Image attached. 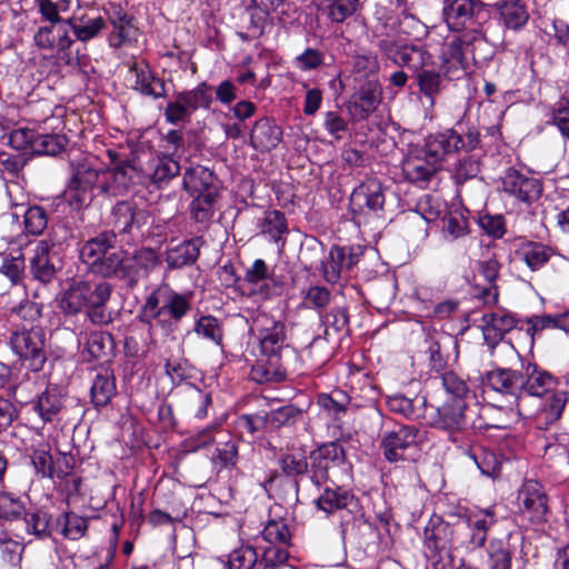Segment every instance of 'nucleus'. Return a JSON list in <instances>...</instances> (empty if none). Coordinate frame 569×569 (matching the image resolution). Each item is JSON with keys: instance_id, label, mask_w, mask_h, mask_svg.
Segmentation results:
<instances>
[{"instance_id": "9b49d317", "label": "nucleus", "mask_w": 569, "mask_h": 569, "mask_svg": "<svg viewBox=\"0 0 569 569\" xmlns=\"http://www.w3.org/2000/svg\"><path fill=\"white\" fill-rule=\"evenodd\" d=\"M253 327L258 331L261 352L268 358L279 357L287 346L286 323L263 310H258Z\"/></svg>"}, {"instance_id": "ea45409f", "label": "nucleus", "mask_w": 569, "mask_h": 569, "mask_svg": "<svg viewBox=\"0 0 569 569\" xmlns=\"http://www.w3.org/2000/svg\"><path fill=\"white\" fill-rule=\"evenodd\" d=\"M261 232L273 242L282 241L283 246V236L289 232L284 214L279 210L266 211L261 223Z\"/></svg>"}, {"instance_id": "bf43d9fd", "label": "nucleus", "mask_w": 569, "mask_h": 569, "mask_svg": "<svg viewBox=\"0 0 569 569\" xmlns=\"http://www.w3.org/2000/svg\"><path fill=\"white\" fill-rule=\"evenodd\" d=\"M320 318L325 327V335L327 336L330 333V330L338 333L348 329L349 317L347 309L343 307H335L329 312L320 313Z\"/></svg>"}, {"instance_id": "7ed1b4c3", "label": "nucleus", "mask_w": 569, "mask_h": 569, "mask_svg": "<svg viewBox=\"0 0 569 569\" xmlns=\"http://www.w3.org/2000/svg\"><path fill=\"white\" fill-rule=\"evenodd\" d=\"M114 230L103 231L87 240L80 249V259L88 269L103 278H118L123 272L122 250H116Z\"/></svg>"}, {"instance_id": "4d7b16f0", "label": "nucleus", "mask_w": 569, "mask_h": 569, "mask_svg": "<svg viewBox=\"0 0 569 569\" xmlns=\"http://www.w3.org/2000/svg\"><path fill=\"white\" fill-rule=\"evenodd\" d=\"M303 411L293 405H286L276 410L267 412L270 429H279L293 425L302 417Z\"/></svg>"}, {"instance_id": "f704fd0d", "label": "nucleus", "mask_w": 569, "mask_h": 569, "mask_svg": "<svg viewBox=\"0 0 569 569\" xmlns=\"http://www.w3.org/2000/svg\"><path fill=\"white\" fill-rule=\"evenodd\" d=\"M31 405L43 422H51L61 411L63 401L56 388H47Z\"/></svg>"}, {"instance_id": "49530a36", "label": "nucleus", "mask_w": 569, "mask_h": 569, "mask_svg": "<svg viewBox=\"0 0 569 569\" xmlns=\"http://www.w3.org/2000/svg\"><path fill=\"white\" fill-rule=\"evenodd\" d=\"M519 254L525 263L532 270H539L550 259L552 251L549 247L538 242H530L525 246Z\"/></svg>"}, {"instance_id": "3c124183", "label": "nucleus", "mask_w": 569, "mask_h": 569, "mask_svg": "<svg viewBox=\"0 0 569 569\" xmlns=\"http://www.w3.org/2000/svg\"><path fill=\"white\" fill-rule=\"evenodd\" d=\"M359 0H323L327 17L337 23H341L351 17L358 9Z\"/></svg>"}, {"instance_id": "6ab92c4d", "label": "nucleus", "mask_w": 569, "mask_h": 569, "mask_svg": "<svg viewBox=\"0 0 569 569\" xmlns=\"http://www.w3.org/2000/svg\"><path fill=\"white\" fill-rule=\"evenodd\" d=\"M422 147L416 148L409 152L402 162V173L405 178L413 183L429 181L436 172L441 168L429 156Z\"/></svg>"}, {"instance_id": "a18cd8bd", "label": "nucleus", "mask_w": 569, "mask_h": 569, "mask_svg": "<svg viewBox=\"0 0 569 569\" xmlns=\"http://www.w3.org/2000/svg\"><path fill=\"white\" fill-rule=\"evenodd\" d=\"M108 17L118 39L116 46L119 47L130 37L131 18L119 4H110Z\"/></svg>"}, {"instance_id": "72a5a7b5", "label": "nucleus", "mask_w": 569, "mask_h": 569, "mask_svg": "<svg viewBox=\"0 0 569 569\" xmlns=\"http://www.w3.org/2000/svg\"><path fill=\"white\" fill-rule=\"evenodd\" d=\"M497 7L507 28L518 31L527 24L529 13L522 0H500Z\"/></svg>"}, {"instance_id": "680f3d73", "label": "nucleus", "mask_w": 569, "mask_h": 569, "mask_svg": "<svg viewBox=\"0 0 569 569\" xmlns=\"http://www.w3.org/2000/svg\"><path fill=\"white\" fill-rule=\"evenodd\" d=\"M24 228L28 233L39 236L47 228L48 217L42 207L33 206L23 211Z\"/></svg>"}, {"instance_id": "473e14b6", "label": "nucleus", "mask_w": 569, "mask_h": 569, "mask_svg": "<svg viewBox=\"0 0 569 569\" xmlns=\"http://www.w3.org/2000/svg\"><path fill=\"white\" fill-rule=\"evenodd\" d=\"M113 348L112 336L106 331H89L83 337L82 356L92 361L107 357Z\"/></svg>"}, {"instance_id": "dca6fc26", "label": "nucleus", "mask_w": 569, "mask_h": 569, "mask_svg": "<svg viewBox=\"0 0 569 569\" xmlns=\"http://www.w3.org/2000/svg\"><path fill=\"white\" fill-rule=\"evenodd\" d=\"M488 386L502 395L516 398L518 411L521 413L523 397V372L510 368H497L486 375Z\"/></svg>"}, {"instance_id": "4be33fe9", "label": "nucleus", "mask_w": 569, "mask_h": 569, "mask_svg": "<svg viewBox=\"0 0 569 569\" xmlns=\"http://www.w3.org/2000/svg\"><path fill=\"white\" fill-rule=\"evenodd\" d=\"M459 143H461V134L453 129H449L429 136L422 146L427 151L423 154L429 156L441 167L447 156L460 150Z\"/></svg>"}, {"instance_id": "f8f14e48", "label": "nucleus", "mask_w": 569, "mask_h": 569, "mask_svg": "<svg viewBox=\"0 0 569 569\" xmlns=\"http://www.w3.org/2000/svg\"><path fill=\"white\" fill-rule=\"evenodd\" d=\"M470 34L457 33L443 43L441 59L443 64L452 63L455 68L465 70L467 68V54L470 52L475 62L486 57H479L476 52L478 46L487 44V37L470 39Z\"/></svg>"}, {"instance_id": "2f4dec72", "label": "nucleus", "mask_w": 569, "mask_h": 569, "mask_svg": "<svg viewBox=\"0 0 569 569\" xmlns=\"http://www.w3.org/2000/svg\"><path fill=\"white\" fill-rule=\"evenodd\" d=\"M355 500L353 493L342 486H328L322 493L315 500L319 510L326 513H333L350 506Z\"/></svg>"}, {"instance_id": "5701e85b", "label": "nucleus", "mask_w": 569, "mask_h": 569, "mask_svg": "<svg viewBox=\"0 0 569 569\" xmlns=\"http://www.w3.org/2000/svg\"><path fill=\"white\" fill-rule=\"evenodd\" d=\"M465 400H452L437 408L436 416L432 418V425L436 428L448 431L450 435L465 429L466 420Z\"/></svg>"}, {"instance_id": "f257e3e1", "label": "nucleus", "mask_w": 569, "mask_h": 569, "mask_svg": "<svg viewBox=\"0 0 569 569\" xmlns=\"http://www.w3.org/2000/svg\"><path fill=\"white\" fill-rule=\"evenodd\" d=\"M428 33L427 27L403 6L395 18H388L378 34L377 48L383 57L398 67L418 70L428 66L431 54L421 46L401 40V36L419 40Z\"/></svg>"}, {"instance_id": "ddd939ff", "label": "nucleus", "mask_w": 569, "mask_h": 569, "mask_svg": "<svg viewBox=\"0 0 569 569\" xmlns=\"http://www.w3.org/2000/svg\"><path fill=\"white\" fill-rule=\"evenodd\" d=\"M522 510L532 523L540 525L548 520L549 499L545 487L537 480L529 479L523 482L519 491Z\"/></svg>"}, {"instance_id": "9d476101", "label": "nucleus", "mask_w": 569, "mask_h": 569, "mask_svg": "<svg viewBox=\"0 0 569 569\" xmlns=\"http://www.w3.org/2000/svg\"><path fill=\"white\" fill-rule=\"evenodd\" d=\"M455 528L441 517L433 515L423 530V547L426 557L439 563L445 557H450Z\"/></svg>"}, {"instance_id": "f03ea898", "label": "nucleus", "mask_w": 569, "mask_h": 569, "mask_svg": "<svg viewBox=\"0 0 569 569\" xmlns=\"http://www.w3.org/2000/svg\"><path fill=\"white\" fill-rule=\"evenodd\" d=\"M113 287L106 281L73 280L62 292L59 307L66 316L86 313V318L98 326L112 321L107 310Z\"/></svg>"}, {"instance_id": "2eb2a0df", "label": "nucleus", "mask_w": 569, "mask_h": 569, "mask_svg": "<svg viewBox=\"0 0 569 569\" xmlns=\"http://www.w3.org/2000/svg\"><path fill=\"white\" fill-rule=\"evenodd\" d=\"M100 177L101 170L87 164L78 166L68 184V194L71 201L78 206L90 203L94 197V190H98V184H100Z\"/></svg>"}, {"instance_id": "864d4df0", "label": "nucleus", "mask_w": 569, "mask_h": 569, "mask_svg": "<svg viewBox=\"0 0 569 569\" xmlns=\"http://www.w3.org/2000/svg\"><path fill=\"white\" fill-rule=\"evenodd\" d=\"M26 261L22 253L6 256L0 266V274L8 278L12 286L20 284L24 279Z\"/></svg>"}, {"instance_id": "79ce46f5", "label": "nucleus", "mask_w": 569, "mask_h": 569, "mask_svg": "<svg viewBox=\"0 0 569 569\" xmlns=\"http://www.w3.org/2000/svg\"><path fill=\"white\" fill-rule=\"evenodd\" d=\"M417 72V81L420 91L425 97L429 98L433 104L436 96H438L443 87L441 74L435 70L425 69V67L415 70Z\"/></svg>"}, {"instance_id": "aec40b11", "label": "nucleus", "mask_w": 569, "mask_h": 569, "mask_svg": "<svg viewBox=\"0 0 569 569\" xmlns=\"http://www.w3.org/2000/svg\"><path fill=\"white\" fill-rule=\"evenodd\" d=\"M523 396L542 398L558 387V379L536 363L528 362L522 367Z\"/></svg>"}, {"instance_id": "f3484780", "label": "nucleus", "mask_w": 569, "mask_h": 569, "mask_svg": "<svg viewBox=\"0 0 569 569\" xmlns=\"http://www.w3.org/2000/svg\"><path fill=\"white\" fill-rule=\"evenodd\" d=\"M160 263L161 259L150 248L137 250L131 259H127L126 253H123V272H120L119 279L127 280L129 284L133 286L139 279L148 277Z\"/></svg>"}, {"instance_id": "4468645a", "label": "nucleus", "mask_w": 569, "mask_h": 569, "mask_svg": "<svg viewBox=\"0 0 569 569\" xmlns=\"http://www.w3.org/2000/svg\"><path fill=\"white\" fill-rule=\"evenodd\" d=\"M502 190L517 200L531 204L540 198L542 184L539 179L510 168L502 177Z\"/></svg>"}, {"instance_id": "09e8293b", "label": "nucleus", "mask_w": 569, "mask_h": 569, "mask_svg": "<svg viewBox=\"0 0 569 569\" xmlns=\"http://www.w3.org/2000/svg\"><path fill=\"white\" fill-rule=\"evenodd\" d=\"M187 96L184 92H178L174 99L167 103L164 109V118L167 122L177 124L189 120L190 116L196 111L187 104Z\"/></svg>"}, {"instance_id": "0e129e2a", "label": "nucleus", "mask_w": 569, "mask_h": 569, "mask_svg": "<svg viewBox=\"0 0 569 569\" xmlns=\"http://www.w3.org/2000/svg\"><path fill=\"white\" fill-rule=\"evenodd\" d=\"M63 22L70 24L77 39L83 42L96 38L106 28V21L101 17L88 19L82 24L72 23L71 20Z\"/></svg>"}, {"instance_id": "a211bd4d", "label": "nucleus", "mask_w": 569, "mask_h": 569, "mask_svg": "<svg viewBox=\"0 0 569 569\" xmlns=\"http://www.w3.org/2000/svg\"><path fill=\"white\" fill-rule=\"evenodd\" d=\"M381 102V88L377 80H368L349 100L347 108L350 116L357 120H365L375 112Z\"/></svg>"}, {"instance_id": "0eeeda50", "label": "nucleus", "mask_w": 569, "mask_h": 569, "mask_svg": "<svg viewBox=\"0 0 569 569\" xmlns=\"http://www.w3.org/2000/svg\"><path fill=\"white\" fill-rule=\"evenodd\" d=\"M310 479L320 487L331 478H338L336 472L349 475L351 466L347 462L346 451L338 442H328L310 453Z\"/></svg>"}, {"instance_id": "7c9ffc66", "label": "nucleus", "mask_w": 569, "mask_h": 569, "mask_svg": "<svg viewBox=\"0 0 569 569\" xmlns=\"http://www.w3.org/2000/svg\"><path fill=\"white\" fill-rule=\"evenodd\" d=\"M512 535L506 539H491L487 547L489 569H511L516 546L511 543Z\"/></svg>"}, {"instance_id": "c9c22d12", "label": "nucleus", "mask_w": 569, "mask_h": 569, "mask_svg": "<svg viewBox=\"0 0 569 569\" xmlns=\"http://www.w3.org/2000/svg\"><path fill=\"white\" fill-rule=\"evenodd\" d=\"M387 406L393 413L407 419H418L422 416V407L426 406L425 397L408 398L401 393L387 397Z\"/></svg>"}, {"instance_id": "c756f323", "label": "nucleus", "mask_w": 569, "mask_h": 569, "mask_svg": "<svg viewBox=\"0 0 569 569\" xmlns=\"http://www.w3.org/2000/svg\"><path fill=\"white\" fill-rule=\"evenodd\" d=\"M177 158L169 154H159L149 160L146 167V176L157 186L168 183L180 172Z\"/></svg>"}, {"instance_id": "b1692460", "label": "nucleus", "mask_w": 569, "mask_h": 569, "mask_svg": "<svg viewBox=\"0 0 569 569\" xmlns=\"http://www.w3.org/2000/svg\"><path fill=\"white\" fill-rule=\"evenodd\" d=\"M146 212L132 201H120L111 211V224L119 233H131L146 223Z\"/></svg>"}, {"instance_id": "6e6552de", "label": "nucleus", "mask_w": 569, "mask_h": 569, "mask_svg": "<svg viewBox=\"0 0 569 569\" xmlns=\"http://www.w3.org/2000/svg\"><path fill=\"white\" fill-rule=\"evenodd\" d=\"M420 429L413 425H398L385 431L380 441L383 457L391 463L412 461L419 450Z\"/></svg>"}, {"instance_id": "e433bc0d", "label": "nucleus", "mask_w": 569, "mask_h": 569, "mask_svg": "<svg viewBox=\"0 0 569 569\" xmlns=\"http://www.w3.org/2000/svg\"><path fill=\"white\" fill-rule=\"evenodd\" d=\"M499 262L495 259L479 262V272L488 282V286L482 288L477 297L483 301L485 305H495L498 302V287L496 280L499 277Z\"/></svg>"}, {"instance_id": "4c0bfd02", "label": "nucleus", "mask_w": 569, "mask_h": 569, "mask_svg": "<svg viewBox=\"0 0 569 569\" xmlns=\"http://www.w3.org/2000/svg\"><path fill=\"white\" fill-rule=\"evenodd\" d=\"M136 72L134 89L144 96L152 97L154 99L166 96L164 82L156 77L149 68L132 69Z\"/></svg>"}, {"instance_id": "69168bd1", "label": "nucleus", "mask_w": 569, "mask_h": 569, "mask_svg": "<svg viewBox=\"0 0 569 569\" xmlns=\"http://www.w3.org/2000/svg\"><path fill=\"white\" fill-rule=\"evenodd\" d=\"M8 316L13 319L18 318L28 323L34 322L41 316V309L38 303L30 301L27 297L18 305L8 308Z\"/></svg>"}, {"instance_id": "cd10ccee", "label": "nucleus", "mask_w": 569, "mask_h": 569, "mask_svg": "<svg viewBox=\"0 0 569 569\" xmlns=\"http://www.w3.org/2000/svg\"><path fill=\"white\" fill-rule=\"evenodd\" d=\"M202 244V238L196 237L168 249L166 252L168 268L180 269L193 264L199 258Z\"/></svg>"}, {"instance_id": "de8ad7c7", "label": "nucleus", "mask_w": 569, "mask_h": 569, "mask_svg": "<svg viewBox=\"0 0 569 569\" xmlns=\"http://www.w3.org/2000/svg\"><path fill=\"white\" fill-rule=\"evenodd\" d=\"M67 141L63 134H37L32 154L56 156L64 149Z\"/></svg>"}, {"instance_id": "423d86ee", "label": "nucleus", "mask_w": 569, "mask_h": 569, "mask_svg": "<svg viewBox=\"0 0 569 569\" xmlns=\"http://www.w3.org/2000/svg\"><path fill=\"white\" fill-rule=\"evenodd\" d=\"M386 189L376 178H369L357 186L349 198V211L357 224L368 223L380 217L386 203Z\"/></svg>"}, {"instance_id": "bb28decb", "label": "nucleus", "mask_w": 569, "mask_h": 569, "mask_svg": "<svg viewBox=\"0 0 569 569\" xmlns=\"http://www.w3.org/2000/svg\"><path fill=\"white\" fill-rule=\"evenodd\" d=\"M282 140V130L268 118L256 121L251 133V146L261 152L274 149Z\"/></svg>"}, {"instance_id": "603ef678", "label": "nucleus", "mask_w": 569, "mask_h": 569, "mask_svg": "<svg viewBox=\"0 0 569 569\" xmlns=\"http://www.w3.org/2000/svg\"><path fill=\"white\" fill-rule=\"evenodd\" d=\"M194 196L196 197L190 204V214L197 222H208L213 216V207L218 194L207 192Z\"/></svg>"}, {"instance_id": "13d9d810", "label": "nucleus", "mask_w": 569, "mask_h": 569, "mask_svg": "<svg viewBox=\"0 0 569 569\" xmlns=\"http://www.w3.org/2000/svg\"><path fill=\"white\" fill-rule=\"evenodd\" d=\"M261 533L263 540L270 545H288L291 537L288 525L281 518L270 519Z\"/></svg>"}, {"instance_id": "1a4fd4ad", "label": "nucleus", "mask_w": 569, "mask_h": 569, "mask_svg": "<svg viewBox=\"0 0 569 569\" xmlns=\"http://www.w3.org/2000/svg\"><path fill=\"white\" fill-rule=\"evenodd\" d=\"M46 337L41 328L16 330L10 337L12 350L32 371H40L47 360L44 351Z\"/></svg>"}, {"instance_id": "412c9836", "label": "nucleus", "mask_w": 569, "mask_h": 569, "mask_svg": "<svg viewBox=\"0 0 569 569\" xmlns=\"http://www.w3.org/2000/svg\"><path fill=\"white\" fill-rule=\"evenodd\" d=\"M244 280L251 284H260L259 293L268 298L280 293L282 281L274 274L271 268L263 259H256L247 269Z\"/></svg>"}, {"instance_id": "39448f33", "label": "nucleus", "mask_w": 569, "mask_h": 569, "mask_svg": "<svg viewBox=\"0 0 569 569\" xmlns=\"http://www.w3.org/2000/svg\"><path fill=\"white\" fill-rule=\"evenodd\" d=\"M441 16L450 32L467 33L470 39L487 37L489 13L481 0H442Z\"/></svg>"}, {"instance_id": "a19ab883", "label": "nucleus", "mask_w": 569, "mask_h": 569, "mask_svg": "<svg viewBox=\"0 0 569 569\" xmlns=\"http://www.w3.org/2000/svg\"><path fill=\"white\" fill-rule=\"evenodd\" d=\"M441 231L449 241L463 238L469 233L468 219L459 211H450L441 219Z\"/></svg>"}, {"instance_id": "c85d7f7f", "label": "nucleus", "mask_w": 569, "mask_h": 569, "mask_svg": "<svg viewBox=\"0 0 569 569\" xmlns=\"http://www.w3.org/2000/svg\"><path fill=\"white\" fill-rule=\"evenodd\" d=\"M51 244L47 240H41L34 248V254L30 259V271L33 279L49 283L57 273V268L50 257Z\"/></svg>"}, {"instance_id": "c03bdc74", "label": "nucleus", "mask_w": 569, "mask_h": 569, "mask_svg": "<svg viewBox=\"0 0 569 569\" xmlns=\"http://www.w3.org/2000/svg\"><path fill=\"white\" fill-rule=\"evenodd\" d=\"M468 457L475 462L482 475L495 476L500 469V462L495 452L480 446H473L468 451Z\"/></svg>"}, {"instance_id": "a878e982", "label": "nucleus", "mask_w": 569, "mask_h": 569, "mask_svg": "<svg viewBox=\"0 0 569 569\" xmlns=\"http://www.w3.org/2000/svg\"><path fill=\"white\" fill-rule=\"evenodd\" d=\"M183 188L192 196L207 192L218 194L217 177L203 166H192L184 171Z\"/></svg>"}, {"instance_id": "393cba45", "label": "nucleus", "mask_w": 569, "mask_h": 569, "mask_svg": "<svg viewBox=\"0 0 569 569\" xmlns=\"http://www.w3.org/2000/svg\"><path fill=\"white\" fill-rule=\"evenodd\" d=\"M485 340L495 346L516 326V318L505 311L485 313L481 318Z\"/></svg>"}, {"instance_id": "338daca9", "label": "nucleus", "mask_w": 569, "mask_h": 569, "mask_svg": "<svg viewBox=\"0 0 569 569\" xmlns=\"http://www.w3.org/2000/svg\"><path fill=\"white\" fill-rule=\"evenodd\" d=\"M236 427L241 431L253 435L270 429L267 412L241 415L236 420Z\"/></svg>"}, {"instance_id": "5fc2aeb1", "label": "nucleus", "mask_w": 569, "mask_h": 569, "mask_svg": "<svg viewBox=\"0 0 569 569\" xmlns=\"http://www.w3.org/2000/svg\"><path fill=\"white\" fill-rule=\"evenodd\" d=\"M549 395L551 396L546 401L542 413L548 423H553L562 417L569 400V393L566 390H559L557 387L555 391H551Z\"/></svg>"}, {"instance_id": "e2e57ef3", "label": "nucleus", "mask_w": 569, "mask_h": 569, "mask_svg": "<svg viewBox=\"0 0 569 569\" xmlns=\"http://www.w3.org/2000/svg\"><path fill=\"white\" fill-rule=\"evenodd\" d=\"M26 521L27 532L37 536L38 538H44L49 535L48 527L50 522V516L43 510H34L31 512L23 513Z\"/></svg>"}, {"instance_id": "58836bf2", "label": "nucleus", "mask_w": 569, "mask_h": 569, "mask_svg": "<svg viewBox=\"0 0 569 569\" xmlns=\"http://www.w3.org/2000/svg\"><path fill=\"white\" fill-rule=\"evenodd\" d=\"M91 401L94 407H104L117 393L114 377L108 372L98 373L92 382Z\"/></svg>"}, {"instance_id": "8fccbe9b", "label": "nucleus", "mask_w": 569, "mask_h": 569, "mask_svg": "<svg viewBox=\"0 0 569 569\" xmlns=\"http://www.w3.org/2000/svg\"><path fill=\"white\" fill-rule=\"evenodd\" d=\"M194 332L213 342L217 346L222 345L223 330L220 321L213 316H201L194 323Z\"/></svg>"}, {"instance_id": "052dcab7", "label": "nucleus", "mask_w": 569, "mask_h": 569, "mask_svg": "<svg viewBox=\"0 0 569 569\" xmlns=\"http://www.w3.org/2000/svg\"><path fill=\"white\" fill-rule=\"evenodd\" d=\"M258 562L257 550L251 546H241L229 555V569H253Z\"/></svg>"}, {"instance_id": "20e7f679", "label": "nucleus", "mask_w": 569, "mask_h": 569, "mask_svg": "<svg viewBox=\"0 0 569 569\" xmlns=\"http://www.w3.org/2000/svg\"><path fill=\"white\" fill-rule=\"evenodd\" d=\"M190 310V295L161 287L147 298L140 320L150 327L156 321L163 329L171 330L173 322H179Z\"/></svg>"}, {"instance_id": "37998d69", "label": "nucleus", "mask_w": 569, "mask_h": 569, "mask_svg": "<svg viewBox=\"0 0 569 569\" xmlns=\"http://www.w3.org/2000/svg\"><path fill=\"white\" fill-rule=\"evenodd\" d=\"M57 523L61 528V533L70 540L80 539L88 529V519L74 512L62 513Z\"/></svg>"}, {"instance_id": "6e6d98bb", "label": "nucleus", "mask_w": 569, "mask_h": 569, "mask_svg": "<svg viewBox=\"0 0 569 569\" xmlns=\"http://www.w3.org/2000/svg\"><path fill=\"white\" fill-rule=\"evenodd\" d=\"M481 168L480 158L476 154H466L458 159L453 168V179L457 183L476 178Z\"/></svg>"}, {"instance_id": "774afa93", "label": "nucleus", "mask_w": 569, "mask_h": 569, "mask_svg": "<svg viewBox=\"0 0 569 569\" xmlns=\"http://www.w3.org/2000/svg\"><path fill=\"white\" fill-rule=\"evenodd\" d=\"M183 92L187 96V104L194 110L209 109L212 103V88L207 82H201L196 88Z\"/></svg>"}]
</instances>
